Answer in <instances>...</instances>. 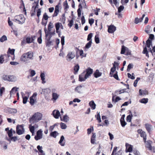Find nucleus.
Wrapping results in <instances>:
<instances>
[{
  "mask_svg": "<svg viewBox=\"0 0 155 155\" xmlns=\"http://www.w3.org/2000/svg\"><path fill=\"white\" fill-rule=\"evenodd\" d=\"M116 30V27L113 25H110L108 26V31L110 33H113Z\"/></svg>",
  "mask_w": 155,
  "mask_h": 155,
  "instance_id": "14",
  "label": "nucleus"
},
{
  "mask_svg": "<svg viewBox=\"0 0 155 155\" xmlns=\"http://www.w3.org/2000/svg\"><path fill=\"white\" fill-rule=\"evenodd\" d=\"M142 53L143 54H146V56L147 57H149L148 52L147 51V49L146 47H145L144 48Z\"/></svg>",
  "mask_w": 155,
  "mask_h": 155,
  "instance_id": "36",
  "label": "nucleus"
},
{
  "mask_svg": "<svg viewBox=\"0 0 155 155\" xmlns=\"http://www.w3.org/2000/svg\"><path fill=\"white\" fill-rule=\"evenodd\" d=\"M113 67H112V68H113L114 69H116V67L118 66L119 64L118 63L114 61V63L113 64Z\"/></svg>",
  "mask_w": 155,
  "mask_h": 155,
  "instance_id": "61",
  "label": "nucleus"
},
{
  "mask_svg": "<svg viewBox=\"0 0 155 155\" xmlns=\"http://www.w3.org/2000/svg\"><path fill=\"white\" fill-rule=\"evenodd\" d=\"M124 7L123 5H120L118 8V12L120 13L124 9Z\"/></svg>",
  "mask_w": 155,
  "mask_h": 155,
  "instance_id": "59",
  "label": "nucleus"
},
{
  "mask_svg": "<svg viewBox=\"0 0 155 155\" xmlns=\"http://www.w3.org/2000/svg\"><path fill=\"white\" fill-rule=\"evenodd\" d=\"M49 17L48 16L46 13H45L43 14L42 20L43 21L44 20H45L46 21H47Z\"/></svg>",
  "mask_w": 155,
  "mask_h": 155,
  "instance_id": "49",
  "label": "nucleus"
},
{
  "mask_svg": "<svg viewBox=\"0 0 155 155\" xmlns=\"http://www.w3.org/2000/svg\"><path fill=\"white\" fill-rule=\"evenodd\" d=\"M7 134L9 138H11L12 136V129L11 128L7 132Z\"/></svg>",
  "mask_w": 155,
  "mask_h": 155,
  "instance_id": "41",
  "label": "nucleus"
},
{
  "mask_svg": "<svg viewBox=\"0 0 155 155\" xmlns=\"http://www.w3.org/2000/svg\"><path fill=\"white\" fill-rule=\"evenodd\" d=\"M6 110L9 114L13 115H14L17 112V110L16 109L9 107L7 108Z\"/></svg>",
  "mask_w": 155,
  "mask_h": 155,
  "instance_id": "9",
  "label": "nucleus"
},
{
  "mask_svg": "<svg viewBox=\"0 0 155 155\" xmlns=\"http://www.w3.org/2000/svg\"><path fill=\"white\" fill-rule=\"evenodd\" d=\"M8 75H4L2 77V79L3 80L8 81Z\"/></svg>",
  "mask_w": 155,
  "mask_h": 155,
  "instance_id": "55",
  "label": "nucleus"
},
{
  "mask_svg": "<svg viewBox=\"0 0 155 155\" xmlns=\"http://www.w3.org/2000/svg\"><path fill=\"white\" fill-rule=\"evenodd\" d=\"M132 114L131 115H128L127 117L126 118V120L127 121L129 122H130L131 121V120L132 119Z\"/></svg>",
  "mask_w": 155,
  "mask_h": 155,
  "instance_id": "46",
  "label": "nucleus"
},
{
  "mask_svg": "<svg viewBox=\"0 0 155 155\" xmlns=\"http://www.w3.org/2000/svg\"><path fill=\"white\" fill-rule=\"evenodd\" d=\"M7 40V38L5 35H3L0 38V41L1 42H3Z\"/></svg>",
  "mask_w": 155,
  "mask_h": 155,
  "instance_id": "42",
  "label": "nucleus"
},
{
  "mask_svg": "<svg viewBox=\"0 0 155 155\" xmlns=\"http://www.w3.org/2000/svg\"><path fill=\"white\" fill-rule=\"evenodd\" d=\"M97 114L95 115V117H96L97 119V120L99 123H100L101 122V117L100 115V113L97 112Z\"/></svg>",
  "mask_w": 155,
  "mask_h": 155,
  "instance_id": "40",
  "label": "nucleus"
},
{
  "mask_svg": "<svg viewBox=\"0 0 155 155\" xmlns=\"http://www.w3.org/2000/svg\"><path fill=\"white\" fill-rule=\"evenodd\" d=\"M145 16V14H143L142 16V17L140 18H136L135 19V23L137 24L138 23L141 22L143 20Z\"/></svg>",
  "mask_w": 155,
  "mask_h": 155,
  "instance_id": "22",
  "label": "nucleus"
},
{
  "mask_svg": "<svg viewBox=\"0 0 155 155\" xmlns=\"http://www.w3.org/2000/svg\"><path fill=\"white\" fill-rule=\"evenodd\" d=\"M86 79L85 78V75L84 72L82 73L79 75V80L80 81H84Z\"/></svg>",
  "mask_w": 155,
  "mask_h": 155,
  "instance_id": "23",
  "label": "nucleus"
},
{
  "mask_svg": "<svg viewBox=\"0 0 155 155\" xmlns=\"http://www.w3.org/2000/svg\"><path fill=\"white\" fill-rule=\"evenodd\" d=\"M92 44V41H90L88 43H87L85 45V48H89L91 46Z\"/></svg>",
  "mask_w": 155,
  "mask_h": 155,
  "instance_id": "47",
  "label": "nucleus"
},
{
  "mask_svg": "<svg viewBox=\"0 0 155 155\" xmlns=\"http://www.w3.org/2000/svg\"><path fill=\"white\" fill-rule=\"evenodd\" d=\"M79 69V66L78 64H77L74 67V70L75 71L74 74H76L78 71Z\"/></svg>",
  "mask_w": 155,
  "mask_h": 155,
  "instance_id": "43",
  "label": "nucleus"
},
{
  "mask_svg": "<svg viewBox=\"0 0 155 155\" xmlns=\"http://www.w3.org/2000/svg\"><path fill=\"white\" fill-rule=\"evenodd\" d=\"M15 50L14 49H11L10 48H9L7 52V54H6L7 55H8V56H9V58L10 57V54L12 55H13V57H12V60H14L15 59Z\"/></svg>",
  "mask_w": 155,
  "mask_h": 155,
  "instance_id": "16",
  "label": "nucleus"
},
{
  "mask_svg": "<svg viewBox=\"0 0 155 155\" xmlns=\"http://www.w3.org/2000/svg\"><path fill=\"white\" fill-rule=\"evenodd\" d=\"M37 94L36 93H34L30 97L29 103L31 105H33L35 102V100L34 99V97H35L37 96Z\"/></svg>",
  "mask_w": 155,
  "mask_h": 155,
  "instance_id": "17",
  "label": "nucleus"
},
{
  "mask_svg": "<svg viewBox=\"0 0 155 155\" xmlns=\"http://www.w3.org/2000/svg\"><path fill=\"white\" fill-rule=\"evenodd\" d=\"M126 147V152H131L133 150V146L131 145L126 143L125 144Z\"/></svg>",
  "mask_w": 155,
  "mask_h": 155,
  "instance_id": "18",
  "label": "nucleus"
},
{
  "mask_svg": "<svg viewBox=\"0 0 155 155\" xmlns=\"http://www.w3.org/2000/svg\"><path fill=\"white\" fill-rule=\"evenodd\" d=\"M89 105L92 110H94L95 109L96 105L94 101H91L89 103Z\"/></svg>",
  "mask_w": 155,
  "mask_h": 155,
  "instance_id": "27",
  "label": "nucleus"
},
{
  "mask_svg": "<svg viewBox=\"0 0 155 155\" xmlns=\"http://www.w3.org/2000/svg\"><path fill=\"white\" fill-rule=\"evenodd\" d=\"M35 127V126H30L29 127L30 131L32 134H33L34 132Z\"/></svg>",
  "mask_w": 155,
  "mask_h": 155,
  "instance_id": "52",
  "label": "nucleus"
},
{
  "mask_svg": "<svg viewBox=\"0 0 155 155\" xmlns=\"http://www.w3.org/2000/svg\"><path fill=\"white\" fill-rule=\"evenodd\" d=\"M17 140V137L14 136L13 137H12L11 138H10L9 139H8V140L9 141H11V140H12L13 142H15Z\"/></svg>",
  "mask_w": 155,
  "mask_h": 155,
  "instance_id": "50",
  "label": "nucleus"
},
{
  "mask_svg": "<svg viewBox=\"0 0 155 155\" xmlns=\"http://www.w3.org/2000/svg\"><path fill=\"white\" fill-rule=\"evenodd\" d=\"M5 91V88L4 87H2L0 89V96L2 97L3 93Z\"/></svg>",
  "mask_w": 155,
  "mask_h": 155,
  "instance_id": "53",
  "label": "nucleus"
},
{
  "mask_svg": "<svg viewBox=\"0 0 155 155\" xmlns=\"http://www.w3.org/2000/svg\"><path fill=\"white\" fill-rule=\"evenodd\" d=\"M61 5L60 2H59L58 5L55 6L54 12L52 15L53 17H56L58 15L59 12V7Z\"/></svg>",
  "mask_w": 155,
  "mask_h": 155,
  "instance_id": "10",
  "label": "nucleus"
},
{
  "mask_svg": "<svg viewBox=\"0 0 155 155\" xmlns=\"http://www.w3.org/2000/svg\"><path fill=\"white\" fill-rule=\"evenodd\" d=\"M36 38L35 35L31 36L26 35L23 38L21 42V45H24L26 44H30L34 43L35 40Z\"/></svg>",
  "mask_w": 155,
  "mask_h": 155,
  "instance_id": "1",
  "label": "nucleus"
},
{
  "mask_svg": "<svg viewBox=\"0 0 155 155\" xmlns=\"http://www.w3.org/2000/svg\"><path fill=\"white\" fill-rule=\"evenodd\" d=\"M78 7L79 8H78L77 10L78 15V17H80L81 14V11L80 8H82V7L81 4H80L79 5Z\"/></svg>",
  "mask_w": 155,
  "mask_h": 155,
  "instance_id": "35",
  "label": "nucleus"
},
{
  "mask_svg": "<svg viewBox=\"0 0 155 155\" xmlns=\"http://www.w3.org/2000/svg\"><path fill=\"white\" fill-rule=\"evenodd\" d=\"M139 94L140 95L147 94L148 91H147L142 90L141 89H140L139 91Z\"/></svg>",
  "mask_w": 155,
  "mask_h": 155,
  "instance_id": "32",
  "label": "nucleus"
},
{
  "mask_svg": "<svg viewBox=\"0 0 155 155\" xmlns=\"http://www.w3.org/2000/svg\"><path fill=\"white\" fill-rule=\"evenodd\" d=\"M137 133L140 134V136L141 137L143 138V140L144 142L145 143L147 140V134L145 131H143L141 129H138L137 130Z\"/></svg>",
  "mask_w": 155,
  "mask_h": 155,
  "instance_id": "6",
  "label": "nucleus"
},
{
  "mask_svg": "<svg viewBox=\"0 0 155 155\" xmlns=\"http://www.w3.org/2000/svg\"><path fill=\"white\" fill-rule=\"evenodd\" d=\"M28 99V97L26 96L23 97V103L24 104H26L27 102Z\"/></svg>",
  "mask_w": 155,
  "mask_h": 155,
  "instance_id": "58",
  "label": "nucleus"
},
{
  "mask_svg": "<svg viewBox=\"0 0 155 155\" xmlns=\"http://www.w3.org/2000/svg\"><path fill=\"white\" fill-rule=\"evenodd\" d=\"M61 43L62 45V47L63 48L64 44V36H62L61 37Z\"/></svg>",
  "mask_w": 155,
  "mask_h": 155,
  "instance_id": "56",
  "label": "nucleus"
},
{
  "mask_svg": "<svg viewBox=\"0 0 155 155\" xmlns=\"http://www.w3.org/2000/svg\"><path fill=\"white\" fill-rule=\"evenodd\" d=\"M14 20L17 21L19 24H22L25 22V18L22 15H20L15 16Z\"/></svg>",
  "mask_w": 155,
  "mask_h": 155,
  "instance_id": "5",
  "label": "nucleus"
},
{
  "mask_svg": "<svg viewBox=\"0 0 155 155\" xmlns=\"http://www.w3.org/2000/svg\"><path fill=\"white\" fill-rule=\"evenodd\" d=\"M69 117L67 115H64L63 118H62L61 117H60L61 120V121H63L65 122H67L69 120Z\"/></svg>",
  "mask_w": 155,
  "mask_h": 155,
  "instance_id": "28",
  "label": "nucleus"
},
{
  "mask_svg": "<svg viewBox=\"0 0 155 155\" xmlns=\"http://www.w3.org/2000/svg\"><path fill=\"white\" fill-rule=\"evenodd\" d=\"M42 117V114L41 113L39 112L35 113L30 118V122L31 124L38 122L41 120Z\"/></svg>",
  "mask_w": 155,
  "mask_h": 155,
  "instance_id": "3",
  "label": "nucleus"
},
{
  "mask_svg": "<svg viewBox=\"0 0 155 155\" xmlns=\"http://www.w3.org/2000/svg\"><path fill=\"white\" fill-rule=\"evenodd\" d=\"M53 26L52 23L51 22H49L48 25V31L47 30V32H51V28L53 27Z\"/></svg>",
  "mask_w": 155,
  "mask_h": 155,
  "instance_id": "34",
  "label": "nucleus"
},
{
  "mask_svg": "<svg viewBox=\"0 0 155 155\" xmlns=\"http://www.w3.org/2000/svg\"><path fill=\"white\" fill-rule=\"evenodd\" d=\"M9 59V56L6 54L1 55L0 56V63H3L5 60L7 61Z\"/></svg>",
  "mask_w": 155,
  "mask_h": 155,
  "instance_id": "8",
  "label": "nucleus"
},
{
  "mask_svg": "<svg viewBox=\"0 0 155 155\" xmlns=\"http://www.w3.org/2000/svg\"><path fill=\"white\" fill-rule=\"evenodd\" d=\"M93 34L92 33H90L87 36V40L88 41H91V38L92 37Z\"/></svg>",
  "mask_w": 155,
  "mask_h": 155,
  "instance_id": "62",
  "label": "nucleus"
},
{
  "mask_svg": "<svg viewBox=\"0 0 155 155\" xmlns=\"http://www.w3.org/2000/svg\"><path fill=\"white\" fill-rule=\"evenodd\" d=\"M154 74L153 73H151L148 77L149 81H152L153 79Z\"/></svg>",
  "mask_w": 155,
  "mask_h": 155,
  "instance_id": "51",
  "label": "nucleus"
},
{
  "mask_svg": "<svg viewBox=\"0 0 155 155\" xmlns=\"http://www.w3.org/2000/svg\"><path fill=\"white\" fill-rule=\"evenodd\" d=\"M33 52L31 51H28L23 54L20 58V60L23 62H27L29 60L33 59Z\"/></svg>",
  "mask_w": 155,
  "mask_h": 155,
  "instance_id": "2",
  "label": "nucleus"
},
{
  "mask_svg": "<svg viewBox=\"0 0 155 155\" xmlns=\"http://www.w3.org/2000/svg\"><path fill=\"white\" fill-rule=\"evenodd\" d=\"M127 49V48L125 47L124 45L122 46L120 54H124Z\"/></svg>",
  "mask_w": 155,
  "mask_h": 155,
  "instance_id": "30",
  "label": "nucleus"
},
{
  "mask_svg": "<svg viewBox=\"0 0 155 155\" xmlns=\"http://www.w3.org/2000/svg\"><path fill=\"white\" fill-rule=\"evenodd\" d=\"M145 126L147 131L150 134L151 131L152 125L149 124H145Z\"/></svg>",
  "mask_w": 155,
  "mask_h": 155,
  "instance_id": "21",
  "label": "nucleus"
},
{
  "mask_svg": "<svg viewBox=\"0 0 155 155\" xmlns=\"http://www.w3.org/2000/svg\"><path fill=\"white\" fill-rule=\"evenodd\" d=\"M82 87L81 85L77 86L75 88V91L79 93H81L82 90L81 88Z\"/></svg>",
  "mask_w": 155,
  "mask_h": 155,
  "instance_id": "33",
  "label": "nucleus"
},
{
  "mask_svg": "<svg viewBox=\"0 0 155 155\" xmlns=\"http://www.w3.org/2000/svg\"><path fill=\"white\" fill-rule=\"evenodd\" d=\"M76 49L77 50V51H76L77 52H78V51H79V54L80 56H82V57H85L86 56V54L84 53L83 50H79L77 48H76Z\"/></svg>",
  "mask_w": 155,
  "mask_h": 155,
  "instance_id": "29",
  "label": "nucleus"
},
{
  "mask_svg": "<svg viewBox=\"0 0 155 155\" xmlns=\"http://www.w3.org/2000/svg\"><path fill=\"white\" fill-rule=\"evenodd\" d=\"M93 72V70L90 68H88L86 69V73L85 75V78H87L90 76L91 74Z\"/></svg>",
  "mask_w": 155,
  "mask_h": 155,
  "instance_id": "13",
  "label": "nucleus"
},
{
  "mask_svg": "<svg viewBox=\"0 0 155 155\" xmlns=\"http://www.w3.org/2000/svg\"><path fill=\"white\" fill-rule=\"evenodd\" d=\"M101 73L98 70H97L94 74V75L95 78H97L101 75Z\"/></svg>",
  "mask_w": 155,
  "mask_h": 155,
  "instance_id": "26",
  "label": "nucleus"
},
{
  "mask_svg": "<svg viewBox=\"0 0 155 155\" xmlns=\"http://www.w3.org/2000/svg\"><path fill=\"white\" fill-rule=\"evenodd\" d=\"M64 137L63 135H62L60 139L59 142V143L62 146H64L65 145V142H63L64 140Z\"/></svg>",
  "mask_w": 155,
  "mask_h": 155,
  "instance_id": "25",
  "label": "nucleus"
},
{
  "mask_svg": "<svg viewBox=\"0 0 155 155\" xmlns=\"http://www.w3.org/2000/svg\"><path fill=\"white\" fill-rule=\"evenodd\" d=\"M152 141L150 140H148L147 141H146V147L147 148L150 150H152V147L151 145L152 143Z\"/></svg>",
  "mask_w": 155,
  "mask_h": 155,
  "instance_id": "19",
  "label": "nucleus"
},
{
  "mask_svg": "<svg viewBox=\"0 0 155 155\" xmlns=\"http://www.w3.org/2000/svg\"><path fill=\"white\" fill-rule=\"evenodd\" d=\"M52 114L54 117L56 119L58 118L60 116V112L58 110H53Z\"/></svg>",
  "mask_w": 155,
  "mask_h": 155,
  "instance_id": "20",
  "label": "nucleus"
},
{
  "mask_svg": "<svg viewBox=\"0 0 155 155\" xmlns=\"http://www.w3.org/2000/svg\"><path fill=\"white\" fill-rule=\"evenodd\" d=\"M63 6L64 7V10H67V9L69 8V6L68 5V4L67 0H66L64 2Z\"/></svg>",
  "mask_w": 155,
  "mask_h": 155,
  "instance_id": "39",
  "label": "nucleus"
},
{
  "mask_svg": "<svg viewBox=\"0 0 155 155\" xmlns=\"http://www.w3.org/2000/svg\"><path fill=\"white\" fill-rule=\"evenodd\" d=\"M59 95L57 93H53L52 94V99L54 100H56L58 97Z\"/></svg>",
  "mask_w": 155,
  "mask_h": 155,
  "instance_id": "37",
  "label": "nucleus"
},
{
  "mask_svg": "<svg viewBox=\"0 0 155 155\" xmlns=\"http://www.w3.org/2000/svg\"><path fill=\"white\" fill-rule=\"evenodd\" d=\"M114 97L115 96H113L112 97V101L113 102L114 101L116 103L120 100V98L119 97H117L114 100Z\"/></svg>",
  "mask_w": 155,
  "mask_h": 155,
  "instance_id": "44",
  "label": "nucleus"
},
{
  "mask_svg": "<svg viewBox=\"0 0 155 155\" xmlns=\"http://www.w3.org/2000/svg\"><path fill=\"white\" fill-rule=\"evenodd\" d=\"M152 41L149 39L148 40L146 41V44L148 48H150V45H152Z\"/></svg>",
  "mask_w": 155,
  "mask_h": 155,
  "instance_id": "38",
  "label": "nucleus"
},
{
  "mask_svg": "<svg viewBox=\"0 0 155 155\" xmlns=\"http://www.w3.org/2000/svg\"><path fill=\"white\" fill-rule=\"evenodd\" d=\"M120 120V124H121V126L123 127H124L126 125L127 123L124 120Z\"/></svg>",
  "mask_w": 155,
  "mask_h": 155,
  "instance_id": "54",
  "label": "nucleus"
},
{
  "mask_svg": "<svg viewBox=\"0 0 155 155\" xmlns=\"http://www.w3.org/2000/svg\"><path fill=\"white\" fill-rule=\"evenodd\" d=\"M57 132L56 131L52 132L50 134V136L55 138L57 136Z\"/></svg>",
  "mask_w": 155,
  "mask_h": 155,
  "instance_id": "48",
  "label": "nucleus"
},
{
  "mask_svg": "<svg viewBox=\"0 0 155 155\" xmlns=\"http://www.w3.org/2000/svg\"><path fill=\"white\" fill-rule=\"evenodd\" d=\"M61 128L62 129H65L67 127L66 125L63 123L61 122L60 124Z\"/></svg>",
  "mask_w": 155,
  "mask_h": 155,
  "instance_id": "60",
  "label": "nucleus"
},
{
  "mask_svg": "<svg viewBox=\"0 0 155 155\" xmlns=\"http://www.w3.org/2000/svg\"><path fill=\"white\" fill-rule=\"evenodd\" d=\"M148 101V99L147 98H143L141 99L140 101V102L142 103L146 104Z\"/></svg>",
  "mask_w": 155,
  "mask_h": 155,
  "instance_id": "45",
  "label": "nucleus"
},
{
  "mask_svg": "<svg viewBox=\"0 0 155 155\" xmlns=\"http://www.w3.org/2000/svg\"><path fill=\"white\" fill-rule=\"evenodd\" d=\"M61 25L62 26V24L58 22L55 24V27L56 29V32L57 33L58 32V31Z\"/></svg>",
  "mask_w": 155,
  "mask_h": 155,
  "instance_id": "31",
  "label": "nucleus"
},
{
  "mask_svg": "<svg viewBox=\"0 0 155 155\" xmlns=\"http://www.w3.org/2000/svg\"><path fill=\"white\" fill-rule=\"evenodd\" d=\"M23 125H18L16 128V132L19 135L23 134L25 132V129L23 127Z\"/></svg>",
  "mask_w": 155,
  "mask_h": 155,
  "instance_id": "4",
  "label": "nucleus"
},
{
  "mask_svg": "<svg viewBox=\"0 0 155 155\" xmlns=\"http://www.w3.org/2000/svg\"><path fill=\"white\" fill-rule=\"evenodd\" d=\"M133 68V64H128L127 66V71H129L130 69Z\"/></svg>",
  "mask_w": 155,
  "mask_h": 155,
  "instance_id": "64",
  "label": "nucleus"
},
{
  "mask_svg": "<svg viewBox=\"0 0 155 155\" xmlns=\"http://www.w3.org/2000/svg\"><path fill=\"white\" fill-rule=\"evenodd\" d=\"M75 56V54L74 52L70 51L68 52L66 57V60L68 61H70Z\"/></svg>",
  "mask_w": 155,
  "mask_h": 155,
  "instance_id": "7",
  "label": "nucleus"
},
{
  "mask_svg": "<svg viewBox=\"0 0 155 155\" xmlns=\"http://www.w3.org/2000/svg\"><path fill=\"white\" fill-rule=\"evenodd\" d=\"M42 131L41 130H38L36 133V135L35 136L34 138L35 139L38 140L42 138Z\"/></svg>",
  "mask_w": 155,
  "mask_h": 155,
  "instance_id": "12",
  "label": "nucleus"
},
{
  "mask_svg": "<svg viewBox=\"0 0 155 155\" xmlns=\"http://www.w3.org/2000/svg\"><path fill=\"white\" fill-rule=\"evenodd\" d=\"M113 76L114 78L116 79L117 80H119V78L117 75V71H116V73Z\"/></svg>",
  "mask_w": 155,
  "mask_h": 155,
  "instance_id": "63",
  "label": "nucleus"
},
{
  "mask_svg": "<svg viewBox=\"0 0 155 155\" xmlns=\"http://www.w3.org/2000/svg\"><path fill=\"white\" fill-rule=\"evenodd\" d=\"M8 81H15L16 80L15 77L14 75H8Z\"/></svg>",
  "mask_w": 155,
  "mask_h": 155,
  "instance_id": "24",
  "label": "nucleus"
},
{
  "mask_svg": "<svg viewBox=\"0 0 155 155\" xmlns=\"http://www.w3.org/2000/svg\"><path fill=\"white\" fill-rule=\"evenodd\" d=\"M45 32V39L46 41L50 40L51 37V32H47V30L45 28L44 29Z\"/></svg>",
  "mask_w": 155,
  "mask_h": 155,
  "instance_id": "15",
  "label": "nucleus"
},
{
  "mask_svg": "<svg viewBox=\"0 0 155 155\" xmlns=\"http://www.w3.org/2000/svg\"><path fill=\"white\" fill-rule=\"evenodd\" d=\"M117 147H114L113 152L111 155H121L122 152V149L120 150L117 152L116 153Z\"/></svg>",
  "mask_w": 155,
  "mask_h": 155,
  "instance_id": "11",
  "label": "nucleus"
},
{
  "mask_svg": "<svg viewBox=\"0 0 155 155\" xmlns=\"http://www.w3.org/2000/svg\"><path fill=\"white\" fill-rule=\"evenodd\" d=\"M73 18H72L70 21H69V23L68 24V26L71 28L73 25Z\"/></svg>",
  "mask_w": 155,
  "mask_h": 155,
  "instance_id": "57",
  "label": "nucleus"
}]
</instances>
